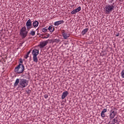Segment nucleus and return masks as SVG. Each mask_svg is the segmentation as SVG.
<instances>
[{
    "instance_id": "1",
    "label": "nucleus",
    "mask_w": 124,
    "mask_h": 124,
    "mask_svg": "<svg viewBox=\"0 0 124 124\" xmlns=\"http://www.w3.org/2000/svg\"><path fill=\"white\" fill-rule=\"evenodd\" d=\"M25 71V66L23 64H19L16 67H15V72L20 74L23 73Z\"/></svg>"
},
{
    "instance_id": "2",
    "label": "nucleus",
    "mask_w": 124,
    "mask_h": 124,
    "mask_svg": "<svg viewBox=\"0 0 124 124\" xmlns=\"http://www.w3.org/2000/svg\"><path fill=\"white\" fill-rule=\"evenodd\" d=\"M114 3H113L112 4L107 5L105 7V10L107 14H110L111 12L115 9V6H114Z\"/></svg>"
},
{
    "instance_id": "3",
    "label": "nucleus",
    "mask_w": 124,
    "mask_h": 124,
    "mask_svg": "<svg viewBox=\"0 0 124 124\" xmlns=\"http://www.w3.org/2000/svg\"><path fill=\"white\" fill-rule=\"evenodd\" d=\"M28 31H27V28L25 26L23 27L20 31V35L22 38H26L28 35Z\"/></svg>"
},
{
    "instance_id": "4",
    "label": "nucleus",
    "mask_w": 124,
    "mask_h": 124,
    "mask_svg": "<svg viewBox=\"0 0 124 124\" xmlns=\"http://www.w3.org/2000/svg\"><path fill=\"white\" fill-rule=\"evenodd\" d=\"M29 85V81L25 79H20L19 81V88L21 89H24V88H26L27 86Z\"/></svg>"
},
{
    "instance_id": "5",
    "label": "nucleus",
    "mask_w": 124,
    "mask_h": 124,
    "mask_svg": "<svg viewBox=\"0 0 124 124\" xmlns=\"http://www.w3.org/2000/svg\"><path fill=\"white\" fill-rule=\"evenodd\" d=\"M26 25L28 31H30L31 29L32 28V25H31V20L30 19L27 20Z\"/></svg>"
},
{
    "instance_id": "6",
    "label": "nucleus",
    "mask_w": 124,
    "mask_h": 124,
    "mask_svg": "<svg viewBox=\"0 0 124 124\" xmlns=\"http://www.w3.org/2000/svg\"><path fill=\"white\" fill-rule=\"evenodd\" d=\"M117 115V112L113 110H110V113H109V119L110 120H113L114 118H115V116Z\"/></svg>"
},
{
    "instance_id": "7",
    "label": "nucleus",
    "mask_w": 124,
    "mask_h": 124,
    "mask_svg": "<svg viewBox=\"0 0 124 124\" xmlns=\"http://www.w3.org/2000/svg\"><path fill=\"white\" fill-rule=\"evenodd\" d=\"M109 124H119V123H118V118L116 117L115 118L112 119L110 122H109Z\"/></svg>"
},
{
    "instance_id": "8",
    "label": "nucleus",
    "mask_w": 124,
    "mask_h": 124,
    "mask_svg": "<svg viewBox=\"0 0 124 124\" xmlns=\"http://www.w3.org/2000/svg\"><path fill=\"white\" fill-rule=\"evenodd\" d=\"M39 54V50L38 49H33L32 52V56H38Z\"/></svg>"
},
{
    "instance_id": "9",
    "label": "nucleus",
    "mask_w": 124,
    "mask_h": 124,
    "mask_svg": "<svg viewBox=\"0 0 124 124\" xmlns=\"http://www.w3.org/2000/svg\"><path fill=\"white\" fill-rule=\"evenodd\" d=\"M107 112V108H104L101 113V117L105 118V113Z\"/></svg>"
},
{
    "instance_id": "10",
    "label": "nucleus",
    "mask_w": 124,
    "mask_h": 124,
    "mask_svg": "<svg viewBox=\"0 0 124 124\" xmlns=\"http://www.w3.org/2000/svg\"><path fill=\"white\" fill-rule=\"evenodd\" d=\"M64 21L63 20H59L54 22V26H59V25H62V24H63Z\"/></svg>"
},
{
    "instance_id": "11",
    "label": "nucleus",
    "mask_w": 124,
    "mask_h": 124,
    "mask_svg": "<svg viewBox=\"0 0 124 124\" xmlns=\"http://www.w3.org/2000/svg\"><path fill=\"white\" fill-rule=\"evenodd\" d=\"M68 95V92L65 91L62 93V99H64V98H66V96Z\"/></svg>"
},
{
    "instance_id": "12",
    "label": "nucleus",
    "mask_w": 124,
    "mask_h": 124,
    "mask_svg": "<svg viewBox=\"0 0 124 124\" xmlns=\"http://www.w3.org/2000/svg\"><path fill=\"white\" fill-rule=\"evenodd\" d=\"M48 44V41H45L40 43V47H45V46Z\"/></svg>"
},
{
    "instance_id": "13",
    "label": "nucleus",
    "mask_w": 124,
    "mask_h": 124,
    "mask_svg": "<svg viewBox=\"0 0 124 124\" xmlns=\"http://www.w3.org/2000/svg\"><path fill=\"white\" fill-rule=\"evenodd\" d=\"M62 34L64 39H67L70 36L69 34L66 33L64 32L62 33Z\"/></svg>"
},
{
    "instance_id": "14",
    "label": "nucleus",
    "mask_w": 124,
    "mask_h": 124,
    "mask_svg": "<svg viewBox=\"0 0 124 124\" xmlns=\"http://www.w3.org/2000/svg\"><path fill=\"white\" fill-rule=\"evenodd\" d=\"M48 31L50 32H53L54 31V30H55V28H54V26L53 25H50L48 28Z\"/></svg>"
},
{
    "instance_id": "15",
    "label": "nucleus",
    "mask_w": 124,
    "mask_h": 124,
    "mask_svg": "<svg viewBox=\"0 0 124 124\" xmlns=\"http://www.w3.org/2000/svg\"><path fill=\"white\" fill-rule=\"evenodd\" d=\"M39 24V22H38V21H37V20H35L33 22V26L34 27V28H37V27H38Z\"/></svg>"
},
{
    "instance_id": "16",
    "label": "nucleus",
    "mask_w": 124,
    "mask_h": 124,
    "mask_svg": "<svg viewBox=\"0 0 124 124\" xmlns=\"http://www.w3.org/2000/svg\"><path fill=\"white\" fill-rule=\"evenodd\" d=\"M88 31H89V29L88 28H86V29H84L83 31H82V32H81L82 35L86 34V33H87V32H88Z\"/></svg>"
},
{
    "instance_id": "17",
    "label": "nucleus",
    "mask_w": 124,
    "mask_h": 124,
    "mask_svg": "<svg viewBox=\"0 0 124 124\" xmlns=\"http://www.w3.org/2000/svg\"><path fill=\"white\" fill-rule=\"evenodd\" d=\"M19 83H20V79H19V78H17L16 80L15 83L14 84V87H17V86H18V84H19Z\"/></svg>"
},
{
    "instance_id": "18",
    "label": "nucleus",
    "mask_w": 124,
    "mask_h": 124,
    "mask_svg": "<svg viewBox=\"0 0 124 124\" xmlns=\"http://www.w3.org/2000/svg\"><path fill=\"white\" fill-rule=\"evenodd\" d=\"M33 61L34 62H36V63H37V62H38V58H37V56H33Z\"/></svg>"
},
{
    "instance_id": "19",
    "label": "nucleus",
    "mask_w": 124,
    "mask_h": 124,
    "mask_svg": "<svg viewBox=\"0 0 124 124\" xmlns=\"http://www.w3.org/2000/svg\"><path fill=\"white\" fill-rule=\"evenodd\" d=\"M30 35L34 36V35H35V31H31L30 33Z\"/></svg>"
},
{
    "instance_id": "20",
    "label": "nucleus",
    "mask_w": 124,
    "mask_h": 124,
    "mask_svg": "<svg viewBox=\"0 0 124 124\" xmlns=\"http://www.w3.org/2000/svg\"><path fill=\"white\" fill-rule=\"evenodd\" d=\"M77 13L78 12H77V11H76V9H74L72 12H71V14H72V15H73V14H75Z\"/></svg>"
},
{
    "instance_id": "21",
    "label": "nucleus",
    "mask_w": 124,
    "mask_h": 124,
    "mask_svg": "<svg viewBox=\"0 0 124 124\" xmlns=\"http://www.w3.org/2000/svg\"><path fill=\"white\" fill-rule=\"evenodd\" d=\"M76 11H77V12H79V11H81V7L79 6L78 8H77V9H75Z\"/></svg>"
},
{
    "instance_id": "22",
    "label": "nucleus",
    "mask_w": 124,
    "mask_h": 124,
    "mask_svg": "<svg viewBox=\"0 0 124 124\" xmlns=\"http://www.w3.org/2000/svg\"><path fill=\"white\" fill-rule=\"evenodd\" d=\"M47 30L46 27H45L42 29L43 32H47Z\"/></svg>"
},
{
    "instance_id": "23",
    "label": "nucleus",
    "mask_w": 124,
    "mask_h": 124,
    "mask_svg": "<svg viewBox=\"0 0 124 124\" xmlns=\"http://www.w3.org/2000/svg\"><path fill=\"white\" fill-rule=\"evenodd\" d=\"M121 77L122 78H124V70H122V71L121 72Z\"/></svg>"
},
{
    "instance_id": "24",
    "label": "nucleus",
    "mask_w": 124,
    "mask_h": 124,
    "mask_svg": "<svg viewBox=\"0 0 124 124\" xmlns=\"http://www.w3.org/2000/svg\"><path fill=\"white\" fill-rule=\"evenodd\" d=\"M19 62H20V63H19V64H22V63H23V59H19Z\"/></svg>"
},
{
    "instance_id": "25",
    "label": "nucleus",
    "mask_w": 124,
    "mask_h": 124,
    "mask_svg": "<svg viewBox=\"0 0 124 124\" xmlns=\"http://www.w3.org/2000/svg\"><path fill=\"white\" fill-rule=\"evenodd\" d=\"M28 57H29V55L26 54V55L24 56V58H25V59H28Z\"/></svg>"
},
{
    "instance_id": "26",
    "label": "nucleus",
    "mask_w": 124,
    "mask_h": 124,
    "mask_svg": "<svg viewBox=\"0 0 124 124\" xmlns=\"http://www.w3.org/2000/svg\"><path fill=\"white\" fill-rule=\"evenodd\" d=\"M49 36H50V34H46V38H48V37H49Z\"/></svg>"
},
{
    "instance_id": "27",
    "label": "nucleus",
    "mask_w": 124,
    "mask_h": 124,
    "mask_svg": "<svg viewBox=\"0 0 124 124\" xmlns=\"http://www.w3.org/2000/svg\"><path fill=\"white\" fill-rule=\"evenodd\" d=\"M31 53V50H30L27 53V55H30V54Z\"/></svg>"
},
{
    "instance_id": "28",
    "label": "nucleus",
    "mask_w": 124,
    "mask_h": 124,
    "mask_svg": "<svg viewBox=\"0 0 124 124\" xmlns=\"http://www.w3.org/2000/svg\"><path fill=\"white\" fill-rule=\"evenodd\" d=\"M45 98H47V97H48V95H45Z\"/></svg>"
},
{
    "instance_id": "29",
    "label": "nucleus",
    "mask_w": 124,
    "mask_h": 124,
    "mask_svg": "<svg viewBox=\"0 0 124 124\" xmlns=\"http://www.w3.org/2000/svg\"><path fill=\"white\" fill-rule=\"evenodd\" d=\"M27 93H31V91L28 90V92H27Z\"/></svg>"
},
{
    "instance_id": "30",
    "label": "nucleus",
    "mask_w": 124,
    "mask_h": 124,
    "mask_svg": "<svg viewBox=\"0 0 124 124\" xmlns=\"http://www.w3.org/2000/svg\"><path fill=\"white\" fill-rule=\"evenodd\" d=\"M120 35V33H118L116 35V36H119Z\"/></svg>"
},
{
    "instance_id": "31",
    "label": "nucleus",
    "mask_w": 124,
    "mask_h": 124,
    "mask_svg": "<svg viewBox=\"0 0 124 124\" xmlns=\"http://www.w3.org/2000/svg\"><path fill=\"white\" fill-rule=\"evenodd\" d=\"M113 0H111V1H110L109 2H110V3H112V2H113Z\"/></svg>"
},
{
    "instance_id": "32",
    "label": "nucleus",
    "mask_w": 124,
    "mask_h": 124,
    "mask_svg": "<svg viewBox=\"0 0 124 124\" xmlns=\"http://www.w3.org/2000/svg\"><path fill=\"white\" fill-rule=\"evenodd\" d=\"M43 38H47V37L44 36V37H43Z\"/></svg>"
},
{
    "instance_id": "33",
    "label": "nucleus",
    "mask_w": 124,
    "mask_h": 124,
    "mask_svg": "<svg viewBox=\"0 0 124 124\" xmlns=\"http://www.w3.org/2000/svg\"><path fill=\"white\" fill-rule=\"evenodd\" d=\"M83 0V1H85V0Z\"/></svg>"
}]
</instances>
